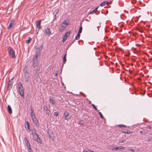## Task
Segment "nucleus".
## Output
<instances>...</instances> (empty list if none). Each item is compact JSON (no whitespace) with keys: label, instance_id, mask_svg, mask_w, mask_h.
I'll return each instance as SVG.
<instances>
[{"label":"nucleus","instance_id":"f257e3e1","mask_svg":"<svg viewBox=\"0 0 152 152\" xmlns=\"http://www.w3.org/2000/svg\"><path fill=\"white\" fill-rule=\"evenodd\" d=\"M18 90L19 92L20 95L22 97L23 99H25L24 96V91L23 87L22 86V83L21 82H20L18 83Z\"/></svg>","mask_w":152,"mask_h":152},{"label":"nucleus","instance_id":"f03ea898","mask_svg":"<svg viewBox=\"0 0 152 152\" xmlns=\"http://www.w3.org/2000/svg\"><path fill=\"white\" fill-rule=\"evenodd\" d=\"M8 51L9 56L12 58L15 57V52L13 49L10 47H9L8 48Z\"/></svg>","mask_w":152,"mask_h":152},{"label":"nucleus","instance_id":"7ed1b4c3","mask_svg":"<svg viewBox=\"0 0 152 152\" xmlns=\"http://www.w3.org/2000/svg\"><path fill=\"white\" fill-rule=\"evenodd\" d=\"M69 25V23H66L65 21L63 22L61 25V28L59 30L60 31H62Z\"/></svg>","mask_w":152,"mask_h":152},{"label":"nucleus","instance_id":"20e7f679","mask_svg":"<svg viewBox=\"0 0 152 152\" xmlns=\"http://www.w3.org/2000/svg\"><path fill=\"white\" fill-rule=\"evenodd\" d=\"M44 32L46 35L49 36L51 34L50 29L48 27H47L44 29Z\"/></svg>","mask_w":152,"mask_h":152},{"label":"nucleus","instance_id":"39448f33","mask_svg":"<svg viewBox=\"0 0 152 152\" xmlns=\"http://www.w3.org/2000/svg\"><path fill=\"white\" fill-rule=\"evenodd\" d=\"M24 140L27 148L31 147L30 143L26 137H24Z\"/></svg>","mask_w":152,"mask_h":152},{"label":"nucleus","instance_id":"423d86ee","mask_svg":"<svg viewBox=\"0 0 152 152\" xmlns=\"http://www.w3.org/2000/svg\"><path fill=\"white\" fill-rule=\"evenodd\" d=\"M24 75L25 80L26 82H28L29 79V73L28 72H26L24 73Z\"/></svg>","mask_w":152,"mask_h":152},{"label":"nucleus","instance_id":"0eeeda50","mask_svg":"<svg viewBox=\"0 0 152 152\" xmlns=\"http://www.w3.org/2000/svg\"><path fill=\"white\" fill-rule=\"evenodd\" d=\"M33 137L35 141L40 144L42 143L41 140L38 135L35 136H34Z\"/></svg>","mask_w":152,"mask_h":152},{"label":"nucleus","instance_id":"6e6552de","mask_svg":"<svg viewBox=\"0 0 152 152\" xmlns=\"http://www.w3.org/2000/svg\"><path fill=\"white\" fill-rule=\"evenodd\" d=\"M70 33V32L69 31L66 33L64 35V36L63 39L62 40V42H64L66 41L67 37L69 35Z\"/></svg>","mask_w":152,"mask_h":152},{"label":"nucleus","instance_id":"1a4fd4ad","mask_svg":"<svg viewBox=\"0 0 152 152\" xmlns=\"http://www.w3.org/2000/svg\"><path fill=\"white\" fill-rule=\"evenodd\" d=\"M37 57H34L33 63V66L34 68L37 66Z\"/></svg>","mask_w":152,"mask_h":152},{"label":"nucleus","instance_id":"9d476101","mask_svg":"<svg viewBox=\"0 0 152 152\" xmlns=\"http://www.w3.org/2000/svg\"><path fill=\"white\" fill-rule=\"evenodd\" d=\"M14 25V21L12 20L11 21L9 26L7 27L8 29H10L13 27V26Z\"/></svg>","mask_w":152,"mask_h":152},{"label":"nucleus","instance_id":"9b49d317","mask_svg":"<svg viewBox=\"0 0 152 152\" xmlns=\"http://www.w3.org/2000/svg\"><path fill=\"white\" fill-rule=\"evenodd\" d=\"M25 126V128H26L27 130H29V127L30 126V125L28 122L26 121L24 124Z\"/></svg>","mask_w":152,"mask_h":152},{"label":"nucleus","instance_id":"f8f14e48","mask_svg":"<svg viewBox=\"0 0 152 152\" xmlns=\"http://www.w3.org/2000/svg\"><path fill=\"white\" fill-rule=\"evenodd\" d=\"M41 20H39L36 23V26L39 28V30L41 28L40 24L41 22Z\"/></svg>","mask_w":152,"mask_h":152},{"label":"nucleus","instance_id":"ddd939ff","mask_svg":"<svg viewBox=\"0 0 152 152\" xmlns=\"http://www.w3.org/2000/svg\"><path fill=\"white\" fill-rule=\"evenodd\" d=\"M69 113L67 111H65L64 113V116L66 119L68 120L70 118H68Z\"/></svg>","mask_w":152,"mask_h":152},{"label":"nucleus","instance_id":"4468645a","mask_svg":"<svg viewBox=\"0 0 152 152\" xmlns=\"http://www.w3.org/2000/svg\"><path fill=\"white\" fill-rule=\"evenodd\" d=\"M109 4V3L107 1H105L100 4V5L101 7H103L105 6V5H107Z\"/></svg>","mask_w":152,"mask_h":152},{"label":"nucleus","instance_id":"2eb2a0df","mask_svg":"<svg viewBox=\"0 0 152 152\" xmlns=\"http://www.w3.org/2000/svg\"><path fill=\"white\" fill-rule=\"evenodd\" d=\"M7 109L9 113L11 114L12 113V110L11 108L9 105L7 106Z\"/></svg>","mask_w":152,"mask_h":152},{"label":"nucleus","instance_id":"dca6fc26","mask_svg":"<svg viewBox=\"0 0 152 152\" xmlns=\"http://www.w3.org/2000/svg\"><path fill=\"white\" fill-rule=\"evenodd\" d=\"M97 10H93V11L91 12L90 11L89 13L88 14V15L90 14H94L95 13L96 15H97L98 14L97 13Z\"/></svg>","mask_w":152,"mask_h":152},{"label":"nucleus","instance_id":"f3484780","mask_svg":"<svg viewBox=\"0 0 152 152\" xmlns=\"http://www.w3.org/2000/svg\"><path fill=\"white\" fill-rule=\"evenodd\" d=\"M13 83L12 82H11L10 81L9 82L8 85V88H11L12 87Z\"/></svg>","mask_w":152,"mask_h":152},{"label":"nucleus","instance_id":"a211bd4d","mask_svg":"<svg viewBox=\"0 0 152 152\" xmlns=\"http://www.w3.org/2000/svg\"><path fill=\"white\" fill-rule=\"evenodd\" d=\"M49 101L52 104H55V102L54 101L53 99V98L50 97L49 98Z\"/></svg>","mask_w":152,"mask_h":152},{"label":"nucleus","instance_id":"6ab92c4d","mask_svg":"<svg viewBox=\"0 0 152 152\" xmlns=\"http://www.w3.org/2000/svg\"><path fill=\"white\" fill-rule=\"evenodd\" d=\"M37 131L35 129H33V131L32 133V134L33 137L38 135L37 134Z\"/></svg>","mask_w":152,"mask_h":152},{"label":"nucleus","instance_id":"aec40b11","mask_svg":"<svg viewBox=\"0 0 152 152\" xmlns=\"http://www.w3.org/2000/svg\"><path fill=\"white\" fill-rule=\"evenodd\" d=\"M66 55L67 54L66 53H65L64 56L63 57V61L64 64L66 62Z\"/></svg>","mask_w":152,"mask_h":152},{"label":"nucleus","instance_id":"412c9836","mask_svg":"<svg viewBox=\"0 0 152 152\" xmlns=\"http://www.w3.org/2000/svg\"><path fill=\"white\" fill-rule=\"evenodd\" d=\"M82 23H81L80 24V26L79 30L78 32L79 33H81L82 32V27L81 26Z\"/></svg>","mask_w":152,"mask_h":152},{"label":"nucleus","instance_id":"4be33fe9","mask_svg":"<svg viewBox=\"0 0 152 152\" xmlns=\"http://www.w3.org/2000/svg\"><path fill=\"white\" fill-rule=\"evenodd\" d=\"M140 132L141 134H143L144 135L147 134V132L145 130H142L140 131Z\"/></svg>","mask_w":152,"mask_h":152},{"label":"nucleus","instance_id":"5701e85b","mask_svg":"<svg viewBox=\"0 0 152 152\" xmlns=\"http://www.w3.org/2000/svg\"><path fill=\"white\" fill-rule=\"evenodd\" d=\"M40 51H37L36 52V54L34 57H37V56H39L40 54Z\"/></svg>","mask_w":152,"mask_h":152},{"label":"nucleus","instance_id":"b1692460","mask_svg":"<svg viewBox=\"0 0 152 152\" xmlns=\"http://www.w3.org/2000/svg\"><path fill=\"white\" fill-rule=\"evenodd\" d=\"M80 33H78V34H77V36L75 37V39L76 40H78V39L80 38Z\"/></svg>","mask_w":152,"mask_h":152},{"label":"nucleus","instance_id":"393cba45","mask_svg":"<svg viewBox=\"0 0 152 152\" xmlns=\"http://www.w3.org/2000/svg\"><path fill=\"white\" fill-rule=\"evenodd\" d=\"M34 123L36 126L37 127H39V124L38 123V121H37V120L36 121L34 122Z\"/></svg>","mask_w":152,"mask_h":152},{"label":"nucleus","instance_id":"a878e982","mask_svg":"<svg viewBox=\"0 0 152 152\" xmlns=\"http://www.w3.org/2000/svg\"><path fill=\"white\" fill-rule=\"evenodd\" d=\"M117 148H118V150H125V148L123 146H120L118 147H117Z\"/></svg>","mask_w":152,"mask_h":152},{"label":"nucleus","instance_id":"bb28decb","mask_svg":"<svg viewBox=\"0 0 152 152\" xmlns=\"http://www.w3.org/2000/svg\"><path fill=\"white\" fill-rule=\"evenodd\" d=\"M45 113L48 115H50L51 114L50 111L49 110L45 111Z\"/></svg>","mask_w":152,"mask_h":152},{"label":"nucleus","instance_id":"cd10ccee","mask_svg":"<svg viewBox=\"0 0 152 152\" xmlns=\"http://www.w3.org/2000/svg\"><path fill=\"white\" fill-rule=\"evenodd\" d=\"M58 10H55V12H53V15L55 14L54 16L56 17V15L58 13Z\"/></svg>","mask_w":152,"mask_h":152},{"label":"nucleus","instance_id":"c85d7f7f","mask_svg":"<svg viewBox=\"0 0 152 152\" xmlns=\"http://www.w3.org/2000/svg\"><path fill=\"white\" fill-rule=\"evenodd\" d=\"M32 121H33V122H34L35 121H36L37 120V119L36 118V117L35 116H34V117H32Z\"/></svg>","mask_w":152,"mask_h":152},{"label":"nucleus","instance_id":"c756f323","mask_svg":"<svg viewBox=\"0 0 152 152\" xmlns=\"http://www.w3.org/2000/svg\"><path fill=\"white\" fill-rule=\"evenodd\" d=\"M78 124H80L81 125H83L84 124V123L83 122V121L80 120Z\"/></svg>","mask_w":152,"mask_h":152},{"label":"nucleus","instance_id":"7c9ffc66","mask_svg":"<svg viewBox=\"0 0 152 152\" xmlns=\"http://www.w3.org/2000/svg\"><path fill=\"white\" fill-rule=\"evenodd\" d=\"M137 30L139 32H140L142 33L143 32V30L141 28H138Z\"/></svg>","mask_w":152,"mask_h":152},{"label":"nucleus","instance_id":"2f4dec72","mask_svg":"<svg viewBox=\"0 0 152 152\" xmlns=\"http://www.w3.org/2000/svg\"><path fill=\"white\" fill-rule=\"evenodd\" d=\"M31 40V38L29 37V38L28 39V40H27L26 41V43L27 44H28L30 42Z\"/></svg>","mask_w":152,"mask_h":152},{"label":"nucleus","instance_id":"473e14b6","mask_svg":"<svg viewBox=\"0 0 152 152\" xmlns=\"http://www.w3.org/2000/svg\"><path fill=\"white\" fill-rule=\"evenodd\" d=\"M118 126L119 127H125V128H126V126L125 125H122V124H120V125H118Z\"/></svg>","mask_w":152,"mask_h":152},{"label":"nucleus","instance_id":"72a5a7b5","mask_svg":"<svg viewBox=\"0 0 152 152\" xmlns=\"http://www.w3.org/2000/svg\"><path fill=\"white\" fill-rule=\"evenodd\" d=\"M43 110L46 111L48 110V107L47 106H44L43 107Z\"/></svg>","mask_w":152,"mask_h":152},{"label":"nucleus","instance_id":"f704fd0d","mask_svg":"<svg viewBox=\"0 0 152 152\" xmlns=\"http://www.w3.org/2000/svg\"><path fill=\"white\" fill-rule=\"evenodd\" d=\"M43 45H41L40 46L39 48V51H42L43 49Z\"/></svg>","mask_w":152,"mask_h":152},{"label":"nucleus","instance_id":"c9c22d12","mask_svg":"<svg viewBox=\"0 0 152 152\" xmlns=\"http://www.w3.org/2000/svg\"><path fill=\"white\" fill-rule=\"evenodd\" d=\"M27 149H28V152H33V151L32 149L31 148V147L28 148Z\"/></svg>","mask_w":152,"mask_h":152},{"label":"nucleus","instance_id":"e433bc0d","mask_svg":"<svg viewBox=\"0 0 152 152\" xmlns=\"http://www.w3.org/2000/svg\"><path fill=\"white\" fill-rule=\"evenodd\" d=\"M147 141H150L152 142V137H149L147 139Z\"/></svg>","mask_w":152,"mask_h":152},{"label":"nucleus","instance_id":"4c0bfd02","mask_svg":"<svg viewBox=\"0 0 152 152\" xmlns=\"http://www.w3.org/2000/svg\"><path fill=\"white\" fill-rule=\"evenodd\" d=\"M111 149L113 151H117L118 150V148H117V147H116V148L113 147Z\"/></svg>","mask_w":152,"mask_h":152},{"label":"nucleus","instance_id":"58836bf2","mask_svg":"<svg viewBox=\"0 0 152 152\" xmlns=\"http://www.w3.org/2000/svg\"><path fill=\"white\" fill-rule=\"evenodd\" d=\"M23 72H24V73L26 72H28L27 71V68L26 66L24 69Z\"/></svg>","mask_w":152,"mask_h":152},{"label":"nucleus","instance_id":"ea45409f","mask_svg":"<svg viewBox=\"0 0 152 152\" xmlns=\"http://www.w3.org/2000/svg\"><path fill=\"white\" fill-rule=\"evenodd\" d=\"M99 114L100 115V116L101 118H104L103 116L102 113L101 112H99Z\"/></svg>","mask_w":152,"mask_h":152},{"label":"nucleus","instance_id":"a19ab883","mask_svg":"<svg viewBox=\"0 0 152 152\" xmlns=\"http://www.w3.org/2000/svg\"><path fill=\"white\" fill-rule=\"evenodd\" d=\"M83 152H94L93 151H92L90 150H88V151H85L84 150Z\"/></svg>","mask_w":152,"mask_h":152},{"label":"nucleus","instance_id":"79ce46f5","mask_svg":"<svg viewBox=\"0 0 152 152\" xmlns=\"http://www.w3.org/2000/svg\"><path fill=\"white\" fill-rule=\"evenodd\" d=\"M58 111L54 113V116H57L58 115Z\"/></svg>","mask_w":152,"mask_h":152},{"label":"nucleus","instance_id":"37998d69","mask_svg":"<svg viewBox=\"0 0 152 152\" xmlns=\"http://www.w3.org/2000/svg\"><path fill=\"white\" fill-rule=\"evenodd\" d=\"M91 105L92 106H93V107L94 109L95 110H96V111H98V110H97V108H96V107H95V106L93 104H91Z\"/></svg>","mask_w":152,"mask_h":152},{"label":"nucleus","instance_id":"c03bdc74","mask_svg":"<svg viewBox=\"0 0 152 152\" xmlns=\"http://www.w3.org/2000/svg\"><path fill=\"white\" fill-rule=\"evenodd\" d=\"M126 140H121L119 142V143H124L125 141H126Z\"/></svg>","mask_w":152,"mask_h":152},{"label":"nucleus","instance_id":"a18cd8bd","mask_svg":"<svg viewBox=\"0 0 152 152\" xmlns=\"http://www.w3.org/2000/svg\"><path fill=\"white\" fill-rule=\"evenodd\" d=\"M123 132L125 134H127V132H128V130H125L124 131H123Z\"/></svg>","mask_w":152,"mask_h":152},{"label":"nucleus","instance_id":"49530a36","mask_svg":"<svg viewBox=\"0 0 152 152\" xmlns=\"http://www.w3.org/2000/svg\"><path fill=\"white\" fill-rule=\"evenodd\" d=\"M31 113V117L32 118V117H34V116H35V115L34 113Z\"/></svg>","mask_w":152,"mask_h":152},{"label":"nucleus","instance_id":"de8ad7c7","mask_svg":"<svg viewBox=\"0 0 152 152\" xmlns=\"http://www.w3.org/2000/svg\"><path fill=\"white\" fill-rule=\"evenodd\" d=\"M31 110V113H34V110L33 108H31L30 110Z\"/></svg>","mask_w":152,"mask_h":152},{"label":"nucleus","instance_id":"09e8293b","mask_svg":"<svg viewBox=\"0 0 152 152\" xmlns=\"http://www.w3.org/2000/svg\"><path fill=\"white\" fill-rule=\"evenodd\" d=\"M128 150H130L131 151H132L133 152H134V149H129Z\"/></svg>","mask_w":152,"mask_h":152},{"label":"nucleus","instance_id":"8fccbe9b","mask_svg":"<svg viewBox=\"0 0 152 152\" xmlns=\"http://www.w3.org/2000/svg\"><path fill=\"white\" fill-rule=\"evenodd\" d=\"M147 128H149V129H151V126H147Z\"/></svg>","mask_w":152,"mask_h":152},{"label":"nucleus","instance_id":"3c124183","mask_svg":"<svg viewBox=\"0 0 152 152\" xmlns=\"http://www.w3.org/2000/svg\"><path fill=\"white\" fill-rule=\"evenodd\" d=\"M132 133H133V132H130L128 130V132H127V134Z\"/></svg>","mask_w":152,"mask_h":152},{"label":"nucleus","instance_id":"603ef678","mask_svg":"<svg viewBox=\"0 0 152 152\" xmlns=\"http://www.w3.org/2000/svg\"><path fill=\"white\" fill-rule=\"evenodd\" d=\"M99 7V6H98V7H96V8H95L94 9V10H97V9H98V7Z\"/></svg>","mask_w":152,"mask_h":152},{"label":"nucleus","instance_id":"864d4df0","mask_svg":"<svg viewBox=\"0 0 152 152\" xmlns=\"http://www.w3.org/2000/svg\"><path fill=\"white\" fill-rule=\"evenodd\" d=\"M107 12L106 13H104L105 15L107 14V13H108V11L107 10L106 11Z\"/></svg>","mask_w":152,"mask_h":152},{"label":"nucleus","instance_id":"5fc2aeb1","mask_svg":"<svg viewBox=\"0 0 152 152\" xmlns=\"http://www.w3.org/2000/svg\"><path fill=\"white\" fill-rule=\"evenodd\" d=\"M125 12L126 13H128V12L127 11V10H125Z\"/></svg>","mask_w":152,"mask_h":152},{"label":"nucleus","instance_id":"6e6d98bb","mask_svg":"<svg viewBox=\"0 0 152 152\" xmlns=\"http://www.w3.org/2000/svg\"><path fill=\"white\" fill-rule=\"evenodd\" d=\"M122 15H123V14H121V16H122Z\"/></svg>","mask_w":152,"mask_h":152},{"label":"nucleus","instance_id":"4d7b16f0","mask_svg":"<svg viewBox=\"0 0 152 152\" xmlns=\"http://www.w3.org/2000/svg\"><path fill=\"white\" fill-rule=\"evenodd\" d=\"M101 13H103V12H102V11H101Z\"/></svg>","mask_w":152,"mask_h":152},{"label":"nucleus","instance_id":"13d9d810","mask_svg":"<svg viewBox=\"0 0 152 152\" xmlns=\"http://www.w3.org/2000/svg\"><path fill=\"white\" fill-rule=\"evenodd\" d=\"M58 152H61L60 151H58Z\"/></svg>","mask_w":152,"mask_h":152},{"label":"nucleus","instance_id":"bf43d9fd","mask_svg":"<svg viewBox=\"0 0 152 152\" xmlns=\"http://www.w3.org/2000/svg\"><path fill=\"white\" fill-rule=\"evenodd\" d=\"M57 74H56V75H57Z\"/></svg>","mask_w":152,"mask_h":152},{"label":"nucleus","instance_id":"052dcab7","mask_svg":"<svg viewBox=\"0 0 152 152\" xmlns=\"http://www.w3.org/2000/svg\"><path fill=\"white\" fill-rule=\"evenodd\" d=\"M133 9H134V8H133L132 9H131V10H133Z\"/></svg>","mask_w":152,"mask_h":152},{"label":"nucleus","instance_id":"680f3d73","mask_svg":"<svg viewBox=\"0 0 152 152\" xmlns=\"http://www.w3.org/2000/svg\"><path fill=\"white\" fill-rule=\"evenodd\" d=\"M88 15L86 16V17H88Z\"/></svg>","mask_w":152,"mask_h":152},{"label":"nucleus","instance_id":"e2e57ef3","mask_svg":"<svg viewBox=\"0 0 152 152\" xmlns=\"http://www.w3.org/2000/svg\"><path fill=\"white\" fill-rule=\"evenodd\" d=\"M50 0V1H53V0Z\"/></svg>","mask_w":152,"mask_h":152}]
</instances>
